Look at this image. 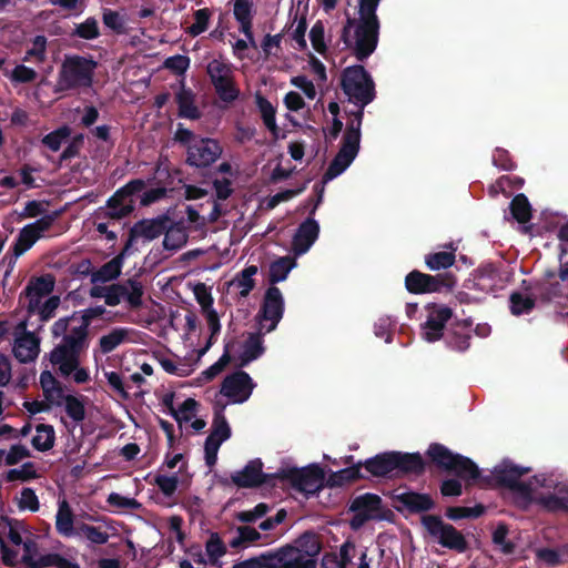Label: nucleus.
Returning a JSON list of instances; mask_svg holds the SVG:
<instances>
[{
	"label": "nucleus",
	"mask_w": 568,
	"mask_h": 568,
	"mask_svg": "<svg viewBox=\"0 0 568 568\" xmlns=\"http://www.w3.org/2000/svg\"><path fill=\"white\" fill-rule=\"evenodd\" d=\"M381 0H358V19L347 17L341 40L354 57L364 62L377 48L381 22L377 8Z\"/></svg>",
	"instance_id": "1"
},
{
	"label": "nucleus",
	"mask_w": 568,
	"mask_h": 568,
	"mask_svg": "<svg viewBox=\"0 0 568 568\" xmlns=\"http://www.w3.org/2000/svg\"><path fill=\"white\" fill-rule=\"evenodd\" d=\"M88 338L89 332L80 326L73 327L69 334L62 337L61 343L49 353V361L52 365L58 366L61 376H70L72 369L80 364V355L89 346Z\"/></svg>",
	"instance_id": "2"
},
{
	"label": "nucleus",
	"mask_w": 568,
	"mask_h": 568,
	"mask_svg": "<svg viewBox=\"0 0 568 568\" xmlns=\"http://www.w3.org/2000/svg\"><path fill=\"white\" fill-rule=\"evenodd\" d=\"M530 468L515 465L513 462L505 459L495 466L490 475L481 478L485 486H496L508 488L527 501H532V487L530 483L520 481V478L528 474Z\"/></svg>",
	"instance_id": "3"
},
{
	"label": "nucleus",
	"mask_w": 568,
	"mask_h": 568,
	"mask_svg": "<svg viewBox=\"0 0 568 568\" xmlns=\"http://www.w3.org/2000/svg\"><path fill=\"white\" fill-rule=\"evenodd\" d=\"M341 87L348 100L362 109L373 102L376 97L374 80L362 64L343 70Z\"/></svg>",
	"instance_id": "4"
},
{
	"label": "nucleus",
	"mask_w": 568,
	"mask_h": 568,
	"mask_svg": "<svg viewBox=\"0 0 568 568\" xmlns=\"http://www.w3.org/2000/svg\"><path fill=\"white\" fill-rule=\"evenodd\" d=\"M554 278L555 273L548 271L540 280H523L521 288L525 292H530L538 305L554 304L564 310L568 305V294L565 293L562 284Z\"/></svg>",
	"instance_id": "5"
},
{
	"label": "nucleus",
	"mask_w": 568,
	"mask_h": 568,
	"mask_svg": "<svg viewBox=\"0 0 568 568\" xmlns=\"http://www.w3.org/2000/svg\"><path fill=\"white\" fill-rule=\"evenodd\" d=\"M206 73L221 101L233 103L237 100L240 89L234 80L232 63L221 59H213L207 63Z\"/></svg>",
	"instance_id": "6"
},
{
	"label": "nucleus",
	"mask_w": 568,
	"mask_h": 568,
	"mask_svg": "<svg viewBox=\"0 0 568 568\" xmlns=\"http://www.w3.org/2000/svg\"><path fill=\"white\" fill-rule=\"evenodd\" d=\"M275 477L288 481L293 489L305 495L317 493L325 479L324 470L315 464L303 468L281 469Z\"/></svg>",
	"instance_id": "7"
},
{
	"label": "nucleus",
	"mask_w": 568,
	"mask_h": 568,
	"mask_svg": "<svg viewBox=\"0 0 568 568\" xmlns=\"http://www.w3.org/2000/svg\"><path fill=\"white\" fill-rule=\"evenodd\" d=\"M422 525L443 547L459 554L468 549L465 536L452 524L444 523L440 516L424 515L422 517Z\"/></svg>",
	"instance_id": "8"
},
{
	"label": "nucleus",
	"mask_w": 568,
	"mask_h": 568,
	"mask_svg": "<svg viewBox=\"0 0 568 568\" xmlns=\"http://www.w3.org/2000/svg\"><path fill=\"white\" fill-rule=\"evenodd\" d=\"M456 276L452 272L430 275L413 270L405 276V287L412 294L450 291L456 285Z\"/></svg>",
	"instance_id": "9"
},
{
	"label": "nucleus",
	"mask_w": 568,
	"mask_h": 568,
	"mask_svg": "<svg viewBox=\"0 0 568 568\" xmlns=\"http://www.w3.org/2000/svg\"><path fill=\"white\" fill-rule=\"evenodd\" d=\"M97 62L92 59L74 55L68 58L60 71V83L65 89L91 87Z\"/></svg>",
	"instance_id": "10"
},
{
	"label": "nucleus",
	"mask_w": 568,
	"mask_h": 568,
	"mask_svg": "<svg viewBox=\"0 0 568 568\" xmlns=\"http://www.w3.org/2000/svg\"><path fill=\"white\" fill-rule=\"evenodd\" d=\"M145 182L141 179L131 180L120 187L106 201L104 217L121 220L129 216L135 209L134 195L143 191Z\"/></svg>",
	"instance_id": "11"
},
{
	"label": "nucleus",
	"mask_w": 568,
	"mask_h": 568,
	"mask_svg": "<svg viewBox=\"0 0 568 568\" xmlns=\"http://www.w3.org/2000/svg\"><path fill=\"white\" fill-rule=\"evenodd\" d=\"M223 148L220 142L212 138L195 139L186 150L185 164L197 169H207L222 155Z\"/></svg>",
	"instance_id": "12"
},
{
	"label": "nucleus",
	"mask_w": 568,
	"mask_h": 568,
	"mask_svg": "<svg viewBox=\"0 0 568 568\" xmlns=\"http://www.w3.org/2000/svg\"><path fill=\"white\" fill-rule=\"evenodd\" d=\"M143 285L140 281L128 278L124 283H114L108 286L105 304L116 306L125 301L131 310H139L143 305Z\"/></svg>",
	"instance_id": "13"
},
{
	"label": "nucleus",
	"mask_w": 568,
	"mask_h": 568,
	"mask_svg": "<svg viewBox=\"0 0 568 568\" xmlns=\"http://www.w3.org/2000/svg\"><path fill=\"white\" fill-rule=\"evenodd\" d=\"M427 320L422 324V335L428 343L442 339L446 332V324L453 317V310L446 305L429 303L426 306Z\"/></svg>",
	"instance_id": "14"
},
{
	"label": "nucleus",
	"mask_w": 568,
	"mask_h": 568,
	"mask_svg": "<svg viewBox=\"0 0 568 568\" xmlns=\"http://www.w3.org/2000/svg\"><path fill=\"white\" fill-rule=\"evenodd\" d=\"M255 387V383L251 376L239 369L225 376L221 384L220 393L227 397L234 404L246 402Z\"/></svg>",
	"instance_id": "15"
},
{
	"label": "nucleus",
	"mask_w": 568,
	"mask_h": 568,
	"mask_svg": "<svg viewBox=\"0 0 568 568\" xmlns=\"http://www.w3.org/2000/svg\"><path fill=\"white\" fill-rule=\"evenodd\" d=\"M284 314V297L277 286H270L264 294L261 308L257 313L258 320L271 322L266 332L274 331Z\"/></svg>",
	"instance_id": "16"
},
{
	"label": "nucleus",
	"mask_w": 568,
	"mask_h": 568,
	"mask_svg": "<svg viewBox=\"0 0 568 568\" xmlns=\"http://www.w3.org/2000/svg\"><path fill=\"white\" fill-rule=\"evenodd\" d=\"M271 568H316L315 559H306L292 545H285L276 551L266 552Z\"/></svg>",
	"instance_id": "17"
},
{
	"label": "nucleus",
	"mask_w": 568,
	"mask_h": 568,
	"mask_svg": "<svg viewBox=\"0 0 568 568\" xmlns=\"http://www.w3.org/2000/svg\"><path fill=\"white\" fill-rule=\"evenodd\" d=\"M262 468L261 459L250 460L242 470L231 475V480L239 488L261 487L268 484L270 478L275 477V475L264 474Z\"/></svg>",
	"instance_id": "18"
},
{
	"label": "nucleus",
	"mask_w": 568,
	"mask_h": 568,
	"mask_svg": "<svg viewBox=\"0 0 568 568\" xmlns=\"http://www.w3.org/2000/svg\"><path fill=\"white\" fill-rule=\"evenodd\" d=\"M471 318L457 320L450 324L444 335L447 347L456 352H466L470 346Z\"/></svg>",
	"instance_id": "19"
},
{
	"label": "nucleus",
	"mask_w": 568,
	"mask_h": 568,
	"mask_svg": "<svg viewBox=\"0 0 568 568\" xmlns=\"http://www.w3.org/2000/svg\"><path fill=\"white\" fill-rule=\"evenodd\" d=\"M320 235L318 222L308 216L296 229L292 240V251L296 256L303 255L312 247Z\"/></svg>",
	"instance_id": "20"
},
{
	"label": "nucleus",
	"mask_w": 568,
	"mask_h": 568,
	"mask_svg": "<svg viewBox=\"0 0 568 568\" xmlns=\"http://www.w3.org/2000/svg\"><path fill=\"white\" fill-rule=\"evenodd\" d=\"M394 452V477L409 475L420 476L425 473L426 463L419 453Z\"/></svg>",
	"instance_id": "21"
},
{
	"label": "nucleus",
	"mask_w": 568,
	"mask_h": 568,
	"mask_svg": "<svg viewBox=\"0 0 568 568\" xmlns=\"http://www.w3.org/2000/svg\"><path fill=\"white\" fill-rule=\"evenodd\" d=\"M395 500L402 505V508L397 507V510L406 509L410 514L426 513L435 508L434 499L425 493L404 491L395 495Z\"/></svg>",
	"instance_id": "22"
},
{
	"label": "nucleus",
	"mask_w": 568,
	"mask_h": 568,
	"mask_svg": "<svg viewBox=\"0 0 568 568\" xmlns=\"http://www.w3.org/2000/svg\"><path fill=\"white\" fill-rule=\"evenodd\" d=\"M373 477L394 478V452H385L362 462Z\"/></svg>",
	"instance_id": "23"
},
{
	"label": "nucleus",
	"mask_w": 568,
	"mask_h": 568,
	"mask_svg": "<svg viewBox=\"0 0 568 568\" xmlns=\"http://www.w3.org/2000/svg\"><path fill=\"white\" fill-rule=\"evenodd\" d=\"M500 284V273L493 263L480 265L474 276V287L484 293L495 292Z\"/></svg>",
	"instance_id": "24"
},
{
	"label": "nucleus",
	"mask_w": 568,
	"mask_h": 568,
	"mask_svg": "<svg viewBox=\"0 0 568 568\" xmlns=\"http://www.w3.org/2000/svg\"><path fill=\"white\" fill-rule=\"evenodd\" d=\"M12 352L20 363L33 362L40 352V339L34 334L18 336L14 339Z\"/></svg>",
	"instance_id": "25"
},
{
	"label": "nucleus",
	"mask_w": 568,
	"mask_h": 568,
	"mask_svg": "<svg viewBox=\"0 0 568 568\" xmlns=\"http://www.w3.org/2000/svg\"><path fill=\"white\" fill-rule=\"evenodd\" d=\"M382 503L383 500L378 495L366 493L355 497L348 509L352 513L369 515L373 519H383L385 517L381 514Z\"/></svg>",
	"instance_id": "26"
},
{
	"label": "nucleus",
	"mask_w": 568,
	"mask_h": 568,
	"mask_svg": "<svg viewBox=\"0 0 568 568\" xmlns=\"http://www.w3.org/2000/svg\"><path fill=\"white\" fill-rule=\"evenodd\" d=\"M170 216L166 214L159 215L154 219H143L133 224V229L140 237L146 241H153L164 233L168 229L166 223Z\"/></svg>",
	"instance_id": "27"
},
{
	"label": "nucleus",
	"mask_w": 568,
	"mask_h": 568,
	"mask_svg": "<svg viewBox=\"0 0 568 568\" xmlns=\"http://www.w3.org/2000/svg\"><path fill=\"white\" fill-rule=\"evenodd\" d=\"M265 352L262 333H250L243 343L242 353L239 356V366L245 367L251 362L261 357Z\"/></svg>",
	"instance_id": "28"
},
{
	"label": "nucleus",
	"mask_w": 568,
	"mask_h": 568,
	"mask_svg": "<svg viewBox=\"0 0 568 568\" xmlns=\"http://www.w3.org/2000/svg\"><path fill=\"white\" fill-rule=\"evenodd\" d=\"M168 229L164 231L163 247L168 251H176L184 246L187 242L186 227L183 221L166 223Z\"/></svg>",
	"instance_id": "29"
},
{
	"label": "nucleus",
	"mask_w": 568,
	"mask_h": 568,
	"mask_svg": "<svg viewBox=\"0 0 568 568\" xmlns=\"http://www.w3.org/2000/svg\"><path fill=\"white\" fill-rule=\"evenodd\" d=\"M362 462H357L356 465L345 467L341 470L333 471L328 475L326 479V486L333 487H342L346 484L354 483L358 479L365 478V476L361 473Z\"/></svg>",
	"instance_id": "30"
},
{
	"label": "nucleus",
	"mask_w": 568,
	"mask_h": 568,
	"mask_svg": "<svg viewBox=\"0 0 568 568\" xmlns=\"http://www.w3.org/2000/svg\"><path fill=\"white\" fill-rule=\"evenodd\" d=\"M448 473H454L456 476L464 480H480V470L478 466L468 457L457 454L454 458L452 467Z\"/></svg>",
	"instance_id": "31"
},
{
	"label": "nucleus",
	"mask_w": 568,
	"mask_h": 568,
	"mask_svg": "<svg viewBox=\"0 0 568 568\" xmlns=\"http://www.w3.org/2000/svg\"><path fill=\"white\" fill-rule=\"evenodd\" d=\"M55 529L60 535L64 537L75 535L74 515L65 499L59 503L58 511L55 515Z\"/></svg>",
	"instance_id": "32"
},
{
	"label": "nucleus",
	"mask_w": 568,
	"mask_h": 568,
	"mask_svg": "<svg viewBox=\"0 0 568 568\" xmlns=\"http://www.w3.org/2000/svg\"><path fill=\"white\" fill-rule=\"evenodd\" d=\"M179 106V116L190 120H197L201 118V112L194 103V94L192 90L185 89L182 85L181 90L175 97Z\"/></svg>",
	"instance_id": "33"
},
{
	"label": "nucleus",
	"mask_w": 568,
	"mask_h": 568,
	"mask_svg": "<svg viewBox=\"0 0 568 568\" xmlns=\"http://www.w3.org/2000/svg\"><path fill=\"white\" fill-rule=\"evenodd\" d=\"M296 266V260L292 256H282L270 264L268 282L271 286L286 280L290 272Z\"/></svg>",
	"instance_id": "34"
},
{
	"label": "nucleus",
	"mask_w": 568,
	"mask_h": 568,
	"mask_svg": "<svg viewBox=\"0 0 568 568\" xmlns=\"http://www.w3.org/2000/svg\"><path fill=\"white\" fill-rule=\"evenodd\" d=\"M295 549L298 550L300 554L304 555V558L306 559H315V557L321 552L322 550V544L317 536L312 530H307L303 532L296 540H295Z\"/></svg>",
	"instance_id": "35"
},
{
	"label": "nucleus",
	"mask_w": 568,
	"mask_h": 568,
	"mask_svg": "<svg viewBox=\"0 0 568 568\" xmlns=\"http://www.w3.org/2000/svg\"><path fill=\"white\" fill-rule=\"evenodd\" d=\"M538 305L530 292H513L509 296V310L515 316L530 314Z\"/></svg>",
	"instance_id": "36"
},
{
	"label": "nucleus",
	"mask_w": 568,
	"mask_h": 568,
	"mask_svg": "<svg viewBox=\"0 0 568 568\" xmlns=\"http://www.w3.org/2000/svg\"><path fill=\"white\" fill-rule=\"evenodd\" d=\"M123 264L124 262L121 257L115 255L112 260L104 263L99 270L92 273L91 282L97 284L116 280L121 275Z\"/></svg>",
	"instance_id": "37"
},
{
	"label": "nucleus",
	"mask_w": 568,
	"mask_h": 568,
	"mask_svg": "<svg viewBox=\"0 0 568 568\" xmlns=\"http://www.w3.org/2000/svg\"><path fill=\"white\" fill-rule=\"evenodd\" d=\"M426 455L436 467L448 471L457 454L450 452L443 444L433 443L429 445Z\"/></svg>",
	"instance_id": "38"
},
{
	"label": "nucleus",
	"mask_w": 568,
	"mask_h": 568,
	"mask_svg": "<svg viewBox=\"0 0 568 568\" xmlns=\"http://www.w3.org/2000/svg\"><path fill=\"white\" fill-rule=\"evenodd\" d=\"M450 251H442V252H435L429 253L425 256V264L428 270L430 271H439V270H447L450 266L454 265L456 261V247L453 243H450L448 246Z\"/></svg>",
	"instance_id": "39"
},
{
	"label": "nucleus",
	"mask_w": 568,
	"mask_h": 568,
	"mask_svg": "<svg viewBox=\"0 0 568 568\" xmlns=\"http://www.w3.org/2000/svg\"><path fill=\"white\" fill-rule=\"evenodd\" d=\"M54 284V277L51 274L32 277L24 291L21 293L20 298L22 295H37L38 297L47 296L52 293Z\"/></svg>",
	"instance_id": "40"
},
{
	"label": "nucleus",
	"mask_w": 568,
	"mask_h": 568,
	"mask_svg": "<svg viewBox=\"0 0 568 568\" xmlns=\"http://www.w3.org/2000/svg\"><path fill=\"white\" fill-rule=\"evenodd\" d=\"M256 105L261 112V118L263 120L264 125L271 132L273 138L277 139L280 134V128L276 124V109L266 98H264L261 94L256 95Z\"/></svg>",
	"instance_id": "41"
},
{
	"label": "nucleus",
	"mask_w": 568,
	"mask_h": 568,
	"mask_svg": "<svg viewBox=\"0 0 568 568\" xmlns=\"http://www.w3.org/2000/svg\"><path fill=\"white\" fill-rule=\"evenodd\" d=\"M257 272L258 267L256 265H248L235 275L231 285L240 288V297H247L255 288L256 283L253 277Z\"/></svg>",
	"instance_id": "42"
},
{
	"label": "nucleus",
	"mask_w": 568,
	"mask_h": 568,
	"mask_svg": "<svg viewBox=\"0 0 568 568\" xmlns=\"http://www.w3.org/2000/svg\"><path fill=\"white\" fill-rule=\"evenodd\" d=\"M37 435L33 436L31 444L39 452H48L54 446L55 433L52 425L38 424L36 426Z\"/></svg>",
	"instance_id": "43"
},
{
	"label": "nucleus",
	"mask_w": 568,
	"mask_h": 568,
	"mask_svg": "<svg viewBox=\"0 0 568 568\" xmlns=\"http://www.w3.org/2000/svg\"><path fill=\"white\" fill-rule=\"evenodd\" d=\"M205 551L209 557V564L214 567L220 566V558L226 554L227 548L219 532H211L205 544Z\"/></svg>",
	"instance_id": "44"
},
{
	"label": "nucleus",
	"mask_w": 568,
	"mask_h": 568,
	"mask_svg": "<svg viewBox=\"0 0 568 568\" xmlns=\"http://www.w3.org/2000/svg\"><path fill=\"white\" fill-rule=\"evenodd\" d=\"M39 239L40 237L38 236V234L34 233V231L29 225L23 226L20 230V232L12 245V252L14 253V256L19 257L22 254H24L28 250H30L34 245V243Z\"/></svg>",
	"instance_id": "45"
},
{
	"label": "nucleus",
	"mask_w": 568,
	"mask_h": 568,
	"mask_svg": "<svg viewBox=\"0 0 568 568\" xmlns=\"http://www.w3.org/2000/svg\"><path fill=\"white\" fill-rule=\"evenodd\" d=\"M510 212L513 217L520 224H525L531 219V206L527 196L519 193L510 202Z\"/></svg>",
	"instance_id": "46"
},
{
	"label": "nucleus",
	"mask_w": 568,
	"mask_h": 568,
	"mask_svg": "<svg viewBox=\"0 0 568 568\" xmlns=\"http://www.w3.org/2000/svg\"><path fill=\"white\" fill-rule=\"evenodd\" d=\"M129 334L125 327L113 328L109 334L103 335L99 339L101 352L104 354L113 352L120 344H122Z\"/></svg>",
	"instance_id": "47"
},
{
	"label": "nucleus",
	"mask_w": 568,
	"mask_h": 568,
	"mask_svg": "<svg viewBox=\"0 0 568 568\" xmlns=\"http://www.w3.org/2000/svg\"><path fill=\"white\" fill-rule=\"evenodd\" d=\"M75 535L85 537L91 544L104 545L109 540V534L102 530L101 527H95L85 523H80L75 526Z\"/></svg>",
	"instance_id": "48"
},
{
	"label": "nucleus",
	"mask_w": 568,
	"mask_h": 568,
	"mask_svg": "<svg viewBox=\"0 0 568 568\" xmlns=\"http://www.w3.org/2000/svg\"><path fill=\"white\" fill-rule=\"evenodd\" d=\"M1 527H6L4 539L8 538L10 542L20 546L23 542L21 532L27 531L23 521L16 518L2 517Z\"/></svg>",
	"instance_id": "49"
},
{
	"label": "nucleus",
	"mask_w": 568,
	"mask_h": 568,
	"mask_svg": "<svg viewBox=\"0 0 568 568\" xmlns=\"http://www.w3.org/2000/svg\"><path fill=\"white\" fill-rule=\"evenodd\" d=\"M352 116L351 121L346 125L342 141L347 142V138L353 139L354 144L359 145L361 143V126L364 116V109L358 106L356 111L349 112Z\"/></svg>",
	"instance_id": "50"
},
{
	"label": "nucleus",
	"mask_w": 568,
	"mask_h": 568,
	"mask_svg": "<svg viewBox=\"0 0 568 568\" xmlns=\"http://www.w3.org/2000/svg\"><path fill=\"white\" fill-rule=\"evenodd\" d=\"M67 415L75 423H82L85 419V406L81 397L67 395L63 400Z\"/></svg>",
	"instance_id": "51"
},
{
	"label": "nucleus",
	"mask_w": 568,
	"mask_h": 568,
	"mask_svg": "<svg viewBox=\"0 0 568 568\" xmlns=\"http://www.w3.org/2000/svg\"><path fill=\"white\" fill-rule=\"evenodd\" d=\"M236 530L237 536L230 541V547L234 549L244 548L261 538V534L251 526H239Z\"/></svg>",
	"instance_id": "52"
},
{
	"label": "nucleus",
	"mask_w": 568,
	"mask_h": 568,
	"mask_svg": "<svg viewBox=\"0 0 568 568\" xmlns=\"http://www.w3.org/2000/svg\"><path fill=\"white\" fill-rule=\"evenodd\" d=\"M72 37H78L84 40H94L100 37V29L98 20L93 17H89L85 21L75 24L74 30L71 33Z\"/></svg>",
	"instance_id": "53"
},
{
	"label": "nucleus",
	"mask_w": 568,
	"mask_h": 568,
	"mask_svg": "<svg viewBox=\"0 0 568 568\" xmlns=\"http://www.w3.org/2000/svg\"><path fill=\"white\" fill-rule=\"evenodd\" d=\"M508 526L504 523L498 524L496 529L493 531V542L496 546L500 547V551L504 555H513L516 550V545L514 541L507 539L508 535Z\"/></svg>",
	"instance_id": "54"
},
{
	"label": "nucleus",
	"mask_w": 568,
	"mask_h": 568,
	"mask_svg": "<svg viewBox=\"0 0 568 568\" xmlns=\"http://www.w3.org/2000/svg\"><path fill=\"white\" fill-rule=\"evenodd\" d=\"M38 477L39 475L32 462H27L20 468H12L6 473L7 481H29Z\"/></svg>",
	"instance_id": "55"
},
{
	"label": "nucleus",
	"mask_w": 568,
	"mask_h": 568,
	"mask_svg": "<svg viewBox=\"0 0 568 568\" xmlns=\"http://www.w3.org/2000/svg\"><path fill=\"white\" fill-rule=\"evenodd\" d=\"M231 435L232 430L225 415L216 414V416H213L212 429L209 436L224 443L231 437Z\"/></svg>",
	"instance_id": "56"
},
{
	"label": "nucleus",
	"mask_w": 568,
	"mask_h": 568,
	"mask_svg": "<svg viewBox=\"0 0 568 568\" xmlns=\"http://www.w3.org/2000/svg\"><path fill=\"white\" fill-rule=\"evenodd\" d=\"M102 21L106 28L116 34H123L126 32L125 19L118 11L104 9L102 13Z\"/></svg>",
	"instance_id": "57"
},
{
	"label": "nucleus",
	"mask_w": 568,
	"mask_h": 568,
	"mask_svg": "<svg viewBox=\"0 0 568 568\" xmlns=\"http://www.w3.org/2000/svg\"><path fill=\"white\" fill-rule=\"evenodd\" d=\"M194 23L186 30L191 37H197L209 28L211 11L209 8L199 9L194 12Z\"/></svg>",
	"instance_id": "58"
},
{
	"label": "nucleus",
	"mask_w": 568,
	"mask_h": 568,
	"mask_svg": "<svg viewBox=\"0 0 568 568\" xmlns=\"http://www.w3.org/2000/svg\"><path fill=\"white\" fill-rule=\"evenodd\" d=\"M47 38L44 36H36L32 40V47L27 50L23 61L34 59L38 63L45 61Z\"/></svg>",
	"instance_id": "59"
},
{
	"label": "nucleus",
	"mask_w": 568,
	"mask_h": 568,
	"mask_svg": "<svg viewBox=\"0 0 568 568\" xmlns=\"http://www.w3.org/2000/svg\"><path fill=\"white\" fill-rule=\"evenodd\" d=\"M230 343L225 344L222 356L213 365L202 372V375L206 381H212L230 364L232 359L230 354Z\"/></svg>",
	"instance_id": "60"
},
{
	"label": "nucleus",
	"mask_w": 568,
	"mask_h": 568,
	"mask_svg": "<svg viewBox=\"0 0 568 568\" xmlns=\"http://www.w3.org/2000/svg\"><path fill=\"white\" fill-rule=\"evenodd\" d=\"M358 151L359 145L354 144L353 139L348 136L347 142L342 141L341 149L334 158L338 160L343 165L348 168L355 160Z\"/></svg>",
	"instance_id": "61"
},
{
	"label": "nucleus",
	"mask_w": 568,
	"mask_h": 568,
	"mask_svg": "<svg viewBox=\"0 0 568 568\" xmlns=\"http://www.w3.org/2000/svg\"><path fill=\"white\" fill-rule=\"evenodd\" d=\"M536 503L542 506L548 511L568 510V500L555 494L540 496L536 499Z\"/></svg>",
	"instance_id": "62"
},
{
	"label": "nucleus",
	"mask_w": 568,
	"mask_h": 568,
	"mask_svg": "<svg viewBox=\"0 0 568 568\" xmlns=\"http://www.w3.org/2000/svg\"><path fill=\"white\" fill-rule=\"evenodd\" d=\"M324 37H325L324 23H323V21L317 20L313 24V27L310 31V40H311V43H312L314 50L316 52H318L320 54H324L327 50Z\"/></svg>",
	"instance_id": "63"
},
{
	"label": "nucleus",
	"mask_w": 568,
	"mask_h": 568,
	"mask_svg": "<svg viewBox=\"0 0 568 568\" xmlns=\"http://www.w3.org/2000/svg\"><path fill=\"white\" fill-rule=\"evenodd\" d=\"M18 508L20 510H30L36 513L40 508L39 498L36 491L30 487H24L21 490V496L18 500Z\"/></svg>",
	"instance_id": "64"
}]
</instances>
